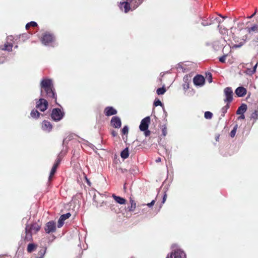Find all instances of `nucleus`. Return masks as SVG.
I'll return each instance as SVG.
<instances>
[{"mask_svg":"<svg viewBox=\"0 0 258 258\" xmlns=\"http://www.w3.org/2000/svg\"><path fill=\"white\" fill-rule=\"evenodd\" d=\"M141 3L142 0H126L124 2L120 3L119 7L120 9L123 7L124 12L126 13L129 11L136 9Z\"/></svg>","mask_w":258,"mask_h":258,"instance_id":"f257e3e1","label":"nucleus"},{"mask_svg":"<svg viewBox=\"0 0 258 258\" xmlns=\"http://www.w3.org/2000/svg\"><path fill=\"white\" fill-rule=\"evenodd\" d=\"M41 94L44 90L48 97L55 98V94L52 90V81L50 79H44L41 83Z\"/></svg>","mask_w":258,"mask_h":258,"instance_id":"f03ea898","label":"nucleus"},{"mask_svg":"<svg viewBox=\"0 0 258 258\" xmlns=\"http://www.w3.org/2000/svg\"><path fill=\"white\" fill-rule=\"evenodd\" d=\"M40 228V225L37 224H34L32 225H27L26 226L25 239L27 241H30L32 239V234L38 232Z\"/></svg>","mask_w":258,"mask_h":258,"instance_id":"7ed1b4c3","label":"nucleus"},{"mask_svg":"<svg viewBox=\"0 0 258 258\" xmlns=\"http://www.w3.org/2000/svg\"><path fill=\"white\" fill-rule=\"evenodd\" d=\"M150 123V117L147 116L141 120V124L139 126L140 130L144 132V135L146 137H148L150 135V131L148 130L149 125Z\"/></svg>","mask_w":258,"mask_h":258,"instance_id":"20e7f679","label":"nucleus"},{"mask_svg":"<svg viewBox=\"0 0 258 258\" xmlns=\"http://www.w3.org/2000/svg\"><path fill=\"white\" fill-rule=\"evenodd\" d=\"M186 255L181 249H176L172 250L169 253L166 258H185Z\"/></svg>","mask_w":258,"mask_h":258,"instance_id":"39448f33","label":"nucleus"},{"mask_svg":"<svg viewBox=\"0 0 258 258\" xmlns=\"http://www.w3.org/2000/svg\"><path fill=\"white\" fill-rule=\"evenodd\" d=\"M54 39V37L51 34L45 33L41 39V42L44 45H48L51 44Z\"/></svg>","mask_w":258,"mask_h":258,"instance_id":"423d86ee","label":"nucleus"},{"mask_svg":"<svg viewBox=\"0 0 258 258\" xmlns=\"http://www.w3.org/2000/svg\"><path fill=\"white\" fill-rule=\"evenodd\" d=\"M63 116V112L60 109H53L52 111L51 117L56 121L60 120Z\"/></svg>","mask_w":258,"mask_h":258,"instance_id":"0eeeda50","label":"nucleus"},{"mask_svg":"<svg viewBox=\"0 0 258 258\" xmlns=\"http://www.w3.org/2000/svg\"><path fill=\"white\" fill-rule=\"evenodd\" d=\"M48 106L47 101L42 98H41L37 102L36 107L41 111H44L46 110Z\"/></svg>","mask_w":258,"mask_h":258,"instance_id":"6e6552de","label":"nucleus"},{"mask_svg":"<svg viewBox=\"0 0 258 258\" xmlns=\"http://www.w3.org/2000/svg\"><path fill=\"white\" fill-rule=\"evenodd\" d=\"M193 82L196 86L201 87L205 83V78L202 75H197L194 77Z\"/></svg>","mask_w":258,"mask_h":258,"instance_id":"1a4fd4ad","label":"nucleus"},{"mask_svg":"<svg viewBox=\"0 0 258 258\" xmlns=\"http://www.w3.org/2000/svg\"><path fill=\"white\" fill-rule=\"evenodd\" d=\"M224 94L225 96V99L224 101L225 102H230L232 100V90L229 87H227L224 89Z\"/></svg>","mask_w":258,"mask_h":258,"instance_id":"9d476101","label":"nucleus"},{"mask_svg":"<svg viewBox=\"0 0 258 258\" xmlns=\"http://www.w3.org/2000/svg\"><path fill=\"white\" fill-rule=\"evenodd\" d=\"M13 39V37L12 36H9L7 38V42L5 43L4 47H0V49L2 50H7L9 51L12 50L13 45L11 42H9V41H12Z\"/></svg>","mask_w":258,"mask_h":258,"instance_id":"9b49d317","label":"nucleus"},{"mask_svg":"<svg viewBox=\"0 0 258 258\" xmlns=\"http://www.w3.org/2000/svg\"><path fill=\"white\" fill-rule=\"evenodd\" d=\"M56 229V225L55 223L53 221L48 222L46 225L45 228V231L47 233H50L51 232H53L55 231Z\"/></svg>","mask_w":258,"mask_h":258,"instance_id":"f8f14e48","label":"nucleus"},{"mask_svg":"<svg viewBox=\"0 0 258 258\" xmlns=\"http://www.w3.org/2000/svg\"><path fill=\"white\" fill-rule=\"evenodd\" d=\"M120 119L117 116H113L111 120V125L115 128H119L121 126Z\"/></svg>","mask_w":258,"mask_h":258,"instance_id":"ddd939ff","label":"nucleus"},{"mask_svg":"<svg viewBox=\"0 0 258 258\" xmlns=\"http://www.w3.org/2000/svg\"><path fill=\"white\" fill-rule=\"evenodd\" d=\"M70 216L71 214L69 213L61 215L58 221V227L59 228L61 227L63 225L64 221L70 218Z\"/></svg>","mask_w":258,"mask_h":258,"instance_id":"4468645a","label":"nucleus"},{"mask_svg":"<svg viewBox=\"0 0 258 258\" xmlns=\"http://www.w3.org/2000/svg\"><path fill=\"white\" fill-rule=\"evenodd\" d=\"M52 125L49 121L44 120L42 124V128L43 131L49 132L52 130Z\"/></svg>","mask_w":258,"mask_h":258,"instance_id":"2eb2a0df","label":"nucleus"},{"mask_svg":"<svg viewBox=\"0 0 258 258\" xmlns=\"http://www.w3.org/2000/svg\"><path fill=\"white\" fill-rule=\"evenodd\" d=\"M246 89L242 87H239L235 90V93L238 97L243 96L246 94Z\"/></svg>","mask_w":258,"mask_h":258,"instance_id":"dca6fc26","label":"nucleus"},{"mask_svg":"<svg viewBox=\"0 0 258 258\" xmlns=\"http://www.w3.org/2000/svg\"><path fill=\"white\" fill-rule=\"evenodd\" d=\"M104 112L106 115L110 116L116 114L117 111L112 107H107L105 109Z\"/></svg>","mask_w":258,"mask_h":258,"instance_id":"f3484780","label":"nucleus"},{"mask_svg":"<svg viewBox=\"0 0 258 258\" xmlns=\"http://www.w3.org/2000/svg\"><path fill=\"white\" fill-rule=\"evenodd\" d=\"M112 197L116 203L121 205H123L125 204L126 200L124 198L119 196H116L115 195H113Z\"/></svg>","mask_w":258,"mask_h":258,"instance_id":"a211bd4d","label":"nucleus"},{"mask_svg":"<svg viewBox=\"0 0 258 258\" xmlns=\"http://www.w3.org/2000/svg\"><path fill=\"white\" fill-rule=\"evenodd\" d=\"M246 105L243 104L238 108L236 111V113L237 114H242L246 111Z\"/></svg>","mask_w":258,"mask_h":258,"instance_id":"6ab92c4d","label":"nucleus"},{"mask_svg":"<svg viewBox=\"0 0 258 258\" xmlns=\"http://www.w3.org/2000/svg\"><path fill=\"white\" fill-rule=\"evenodd\" d=\"M59 163V161L58 160L57 161V162L53 165V167L52 168L50 173L49 177V179H50L51 178V177H52V176L55 172L56 169Z\"/></svg>","mask_w":258,"mask_h":258,"instance_id":"aec40b11","label":"nucleus"},{"mask_svg":"<svg viewBox=\"0 0 258 258\" xmlns=\"http://www.w3.org/2000/svg\"><path fill=\"white\" fill-rule=\"evenodd\" d=\"M130 202L131 203V207L128 208V210L131 212H133L136 208V203L132 198L130 199Z\"/></svg>","mask_w":258,"mask_h":258,"instance_id":"412c9836","label":"nucleus"},{"mask_svg":"<svg viewBox=\"0 0 258 258\" xmlns=\"http://www.w3.org/2000/svg\"><path fill=\"white\" fill-rule=\"evenodd\" d=\"M121 157L123 159H126L128 157V150L127 148H126L121 153Z\"/></svg>","mask_w":258,"mask_h":258,"instance_id":"4be33fe9","label":"nucleus"},{"mask_svg":"<svg viewBox=\"0 0 258 258\" xmlns=\"http://www.w3.org/2000/svg\"><path fill=\"white\" fill-rule=\"evenodd\" d=\"M30 114L33 118H38L40 115L39 112L36 110H32Z\"/></svg>","mask_w":258,"mask_h":258,"instance_id":"5701e85b","label":"nucleus"},{"mask_svg":"<svg viewBox=\"0 0 258 258\" xmlns=\"http://www.w3.org/2000/svg\"><path fill=\"white\" fill-rule=\"evenodd\" d=\"M251 118L256 120L258 118V108L251 115Z\"/></svg>","mask_w":258,"mask_h":258,"instance_id":"b1692460","label":"nucleus"},{"mask_svg":"<svg viewBox=\"0 0 258 258\" xmlns=\"http://www.w3.org/2000/svg\"><path fill=\"white\" fill-rule=\"evenodd\" d=\"M36 247V246L34 244H29L28 246L27 250L29 252L33 251Z\"/></svg>","mask_w":258,"mask_h":258,"instance_id":"393cba45","label":"nucleus"},{"mask_svg":"<svg viewBox=\"0 0 258 258\" xmlns=\"http://www.w3.org/2000/svg\"><path fill=\"white\" fill-rule=\"evenodd\" d=\"M166 92V89L164 87L158 88L157 90V93L158 95H163Z\"/></svg>","mask_w":258,"mask_h":258,"instance_id":"a878e982","label":"nucleus"},{"mask_svg":"<svg viewBox=\"0 0 258 258\" xmlns=\"http://www.w3.org/2000/svg\"><path fill=\"white\" fill-rule=\"evenodd\" d=\"M237 128H238V125L236 124L234 126L233 129L230 132V136H231V137L233 138L235 136V135L236 134V131H237Z\"/></svg>","mask_w":258,"mask_h":258,"instance_id":"bb28decb","label":"nucleus"},{"mask_svg":"<svg viewBox=\"0 0 258 258\" xmlns=\"http://www.w3.org/2000/svg\"><path fill=\"white\" fill-rule=\"evenodd\" d=\"M245 73L247 75L251 76L252 75H253L255 73V72H254V70H253L252 69H248V68H247L245 70Z\"/></svg>","mask_w":258,"mask_h":258,"instance_id":"cd10ccee","label":"nucleus"},{"mask_svg":"<svg viewBox=\"0 0 258 258\" xmlns=\"http://www.w3.org/2000/svg\"><path fill=\"white\" fill-rule=\"evenodd\" d=\"M37 25V23L35 22H33V21H32L29 23H28L26 25V28L27 29H28L31 26H32V27H35Z\"/></svg>","mask_w":258,"mask_h":258,"instance_id":"c85d7f7f","label":"nucleus"},{"mask_svg":"<svg viewBox=\"0 0 258 258\" xmlns=\"http://www.w3.org/2000/svg\"><path fill=\"white\" fill-rule=\"evenodd\" d=\"M212 117V113L211 112L207 111L205 113V117L207 119H210Z\"/></svg>","mask_w":258,"mask_h":258,"instance_id":"c756f323","label":"nucleus"},{"mask_svg":"<svg viewBox=\"0 0 258 258\" xmlns=\"http://www.w3.org/2000/svg\"><path fill=\"white\" fill-rule=\"evenodd\" d=\"M122 133L124 135L127 134L128 132V128L127 126H125L122 129Z\"/></svg>","mask_w":258,"mask_h":258,"instance_id":"7c9ffc66","label":"nucleus"},{"mask_svg":"<svg viewBox=\"0 0 258 258\" xmlns=\"http://www.w3.org/2000/svg\"><path fill=\"white\" fill-rule=\"evenodd\" d=\"M154 105L156 106H162V103L159 99L155 100L154 102Z\"/></svg>","mask_w":258,"mask_h":258,"instance_id":"2f4dec72","label":"nucleus"},{"mask_svg":"<svg viewBox=\"0 0 258 258\" xmlns=\"http://www.w3.org/2000/svg\"><path fill=\"white\" fill-rule=\"evenodd\" d=\"M229 108V105L228 104H227L226 106H225L224 107L222 108V111L223 113V116L224 115V113L227 111V110L228 109V108Z\"/></svg>","mask_w":258,"mask_h":258,"instance_id":"473e14b6","label":"nucleus"},{"mask_svg":"<svg viewBox=\"0 0 258 258\" xmlns=\"http://www.w3.org/2000/svg\"><path fill=\"white\" fill-rule=\"evenodd\" d=\"M256 30H257V26L254 25L253 27H251L250 28H249L248 31H249V32H251V31H256Z\"/></svg>","mask_w":258,"mask_h":258,"instance_id":"72a5a7b5","label":"nucleus"},{"mask_svg":"<svg viewBox=\"0 0 258 258\" xmlns=\"http://www.w3.org/2000/svg\"><path fill=\"white\" fill-rule=\"evenodd\" d=\"M226 55H223V56L219 58V61L224 62L225 61L226 59Z\"/></svg>","mask_w":258,"mask_h":258,"instance_id":"f704fd0d","label":"nucleus"},{"mask_svg":"<svg viewBox=\"0 0 258 258\" xmlns=\"http://www.w3.org/2000/svg\"><path fill=\"white\" fill-rule=\"evenodd\" d=\"M155 200H153L151 203H148V204H147V206H148L149 207H151L153 206L155 204Z\"/></svg>","mask_w":258,"mask_h":258,"instance_id":"c9c22d12","label":"nucleus"},{"mask_svg":"<svg viewBox=\"0 0 258 258\" xmlns=\"http://www.w3.org/2000/svg\"><path fill=\"white\" fill-rule=\"evenodd\" d=\"M208 75H209V77H208L209 82V83H211L212 82V75L210 73H209Z\"/></svg>","mask_w":258,"mask_h":258,"instance_id":"e433bc0d","label":"nucleus"},{"mask_svg":"<svg viewBox=\"0 0 258 258\" xmlns=\"http://www.w3.org/2000/svg\"><path fill=\"white\" fill-rule=\"evenodd\" d=\"M111 134H112V135L113 137H115V136H117V133H116L115 131H112V132H111Z\"/></svg>","mask_w":258,"mask_h":258,"instance_id":"4c0bfd02","label":"nucleus"},{"mask_svg":"<svg viewBox=\"0 0 258 258\" xmlns=\"http://www.w3.org/2000/svg\"><path fill=\"white\" fill-rule=\"evenodd\" d=\"M210 24H211V22H210V23L203 22L202 23V25L203 26H208Z\"/></svg>","mask_w":258,"mask_h":258,"instance_id":"58836bf2","label":"nucleus"},{"mask_svg":"<svg viewBox=\"0 0 258 258\" xmlns=\"http://www.w3.org/2000/svg\"><path fill=\"white\" fill-rule=\"evenodd\" d=\"M183 88H184V89H187L189 88L188 84H184L183 85Z\"/></svg>","mask_w":258,"mask_h":258,"instance_id":"ea45409f","label":"nucleus"},{"mask_svg":"<svg viewBox=\"0 0 258 258\" xmlns=\"http://www.w3.org/2000/svg\"><path fill=\"white\" fill-rule=\"evenodd\" d=\"M245 118V116L244 115L242 114H241V115L240 116H239L238 118L239 119H244Z\"/></svg>","mask_w":258,"mask_h":258,"instance_id":"a19ab883","label":"nucleus"},{"mask_svg":"<svg viewBox=\"0 0 258 258\" xmlns=\"http://www.w3.org/2000/svg\"><path fill=\"white\" fill-rule=\"evenodd\" d=\"M257 66V62L254 65V66L253 67V68L252 69L253 70H254L255 72L256 71Z\"/></svg>","mask_w":258,"mask_h":258,"instance_id":"79ce46f5","label":"nucleus"},{"mask_svg":"<svg viewBox=\"0 0 258 258\" xmlns=\"http://www.w3.org/2000/svg\"><path fill=\"white\" fill-rule=\"evenodd\" d=\"M166 200V195H165L163 199V203H164Z\"/></svg>","mask_w":258,"mask_h":258,"instance_id":"37998d69","label":"nucleus"},{"mask_svg":"<svg viewBox=\"0 0 258 258\" xmlns=\"http://www.w3.org/2000/svg\"><path fill=\"white\" fill-rule=\"evenodd\" d=\"M255 14H256V12H255L252 15H251V16H249L248 17V18H249V19L251 18L255 15Z\"/></svg>","mask_w":258,"mask_h":258,"instance_id":"c03bdc74","label":"nucleus"},{"mask_svg":"<svg viewBox=\"0 0 258 258\" xmlns=\"http://www.w3.org/2000/svg\"><path fill=\"white\" fill-rule=\"evenodd\" d=\"M161 161V159L160 158H158L157 159H156V162H159Z\"/></svg>","mask_w":258,"mask_h":258,"instance_id":"a18cd8bd","label":"nucleus"},{"mask_svg":"<svg viewBox=\"0 0 258 258\" xmlns=\"http://www.w3.org/2000/svg\"><path fill=\"white\" fill-rule=\"evenodd\" d=\"M184 80L187 79V76L184 77Z\"/></svg>","mask_w":258,"mask_h":258,"instance_id":"49530a36","label":"nucleus"},{"mask_svg":"<svg viewBox=\"0 0 258 258\" xmlns=\"http://www.w3.org/2000/svg\"><path fill=\"white\" fill-rule=\"evenodd\" d=\"M146 204H142L141 206H146Z\"/></svg>","mask_w":258,"mask_h":258,"instance_id":"de8ad7c7","label":"nucleus"}]
</instances>
